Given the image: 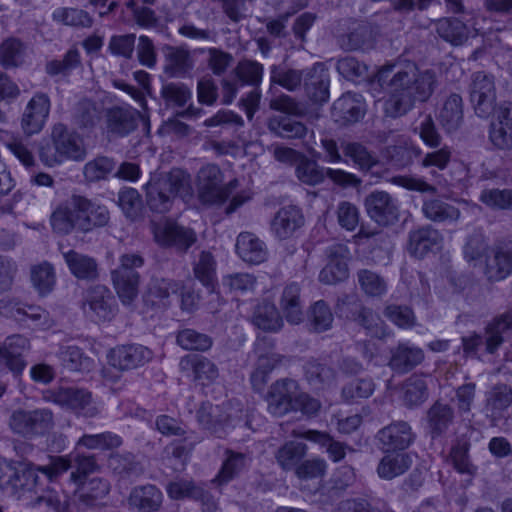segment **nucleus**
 I'll return each instance as SVG.
<instances>
[{
	"label": "nucleus",
	"mask_w": 512,
	"mask_h": 512,
	"mask_svg": "<svg viewBox=\"0 0 512 512\" xmlns=\"http://www.w3.org/2000/svg\"><path fill=\"white\" fill-rule=\"evenodd\" d=\"M375 82L388 96L384 103L386 115L397 118L407 114L417 101L430 98L436 75L431 70H420L414 62H397L381 67L374 76Z\"/></svg>",
	"instance_id": "obj_1"
},
{
	"label": "nucleus",
	"mask_w": 512,
	"mask_h": 512,
	"mask_svg": "<svg viewBox=\"0 0 512 512\" xmlns=\"http://www.w3.org/2000/svg\"><path fill=\"white\" fill-rule=\"evenodd\" d=\"M28 507H37L45 503L55 512H65L66 504L57 492L46 489L40 482L36 465L22 462L10 492Z\"/></svg>",
	"instance_id": "obj_2"
},
{
	"label": "nucleus",
	"mask_w": 512,
	"mask_h": 512,
	"mask_svg": "<svg viewBox=\"0 0 512 512\" xmlns=\"http://www.w3.org/2000/svg\"><path fill=\"white\" fill-rule=\"evenodd\" d=\"M190 190L189 176L180 169L154 176L145 185L146 203L155 213L169 212L178 195L188 194Z\"/></svg>",
	"instance_id": "obj_3"
},
{
	"label": "nucleus",
	"mask_w": 512,
	"mask_h": 512,
	"mask_svg": "<svg viewBox=\"0 0 512 512\" xmlns=\"http://www.w3.org/2000/svg\"><path fill=\"white\" fill-rule=\"evenodd\" d=\"M52 140L55 152L52 148L42 147L40 159L47 166H54L62 162L63 158L72 160H83L86 151L82 138L62 123L55 124L52 129Z\"/></svg>",
	"instance_id": "obj_4"
},
{
	"label": "nucleus",
	"mask_w": 512,
	"mask_h": 512,
	"mask_svg": "<svg viewBox=\"0 0 512 512\" xmlns=\"http://www.w3.org/2000/svg\"><path fill=\"white\" fill-rule=\"evenodd\" d=\"M54 425V414L48 408H18L12 411L8 419L12 433L29 440L44 436Z\"/></svg>",
	"instance_id": "obj_5"
},
{
	"label": "nucleus",
	"mask_w": 512,
	"mask_h": 512,
	"mask_svg": "<svg viewBox=\"0 0 512 512\" xmlns=\"http://www.w3.org/2000/svg\"><path fill=\"white\" fill-rule=\"evenodd\" d=\"M144 258L137 253H125L119 258V266L111 272L114 288L124 305H131L138 296L140 275Z\"/></svg>",
	"instance_id": "obj_6"
},
{
	"label": "nucleus",
	"mask_w": 512,
	"mask_h": 512,
	"mask_svg": "<svg viewBox=\"0 0 512 512\" xmlns=\"http://www.w3.org/2000/svg\"><path fill=\"white\" fill-rule=\"evenodd\" d=\"M43 399L52 402L78 416L93 418L100 413V407L92 393L84 388L58 387L46 390Z\"/></svg>",
	"instance_id": "obj_7"
},
{
	"label": "nucleus",
	"mask_w": 512,
	"mask_h": 512,
	"mask_svg": "<svg viewBox=\"0 0 512 512\" xmlns=\"http://www.w3.org/2000/svg\"><path fill=\"white\" fill-rule=\"evenodd\" d=\"M238 181L232 180L223 185V174L215 164L203 166L197 173V189L199 200L207 205H220L236 188Z\"/></svg>",
	"instance_id": "obj_8"
},
{
	"label": "nucleus",
	"mask_w": 512,
	"mask_h": 512,
	"mask_svg": "<svg viewBox=\"0 0 512 512\" xmlns=\"http://www.w3.org/2000/svg\"><path fill=\"white\" fill-rule=\"evenodd\" d=\"M470 100L478 117L487 119L492 115L496 103V87L492 75L483 71L472 75Z\"/></svg>",
	"instance_id": "obj_9"
},
{
	"label": "nucleus",
	"mask_w": 512,
	"mask_h": 512,
	"mask_svg": "<svg viewBox=\"0 0 512 512\" xmlns=\"http://www.w3.org/2000/svg\"><path fill=\"white\" fill-rule=\"evenodd\" d=\"M364 205L369 218L380 226L395 224L400 217L397 199L385 191H373L365 198Z\"/></svg>",
	"instance_id": "obj_10"
},
{
	"label": "nucleus",
	"mask_w": 512,
	"mask_h": 512,
	"mask_svg": "<svg viewBox=\"0 0 512 512\" xmlns=\"http://www.w3.org/2000/svg\"><path fill=\"white\" fill-rule=\"evenodd\" d=\"M83 310L95 321H110L116 314L117 304L106 286L96 285L87 290Z\"/></svg>",
	"instance_id": "obj_11"
},
{
	"label": "nucleus",
	"mask_w": 512,
	"mask_h": 512,
	"mask_svg": "<svg viewBox=\"0 0 512 512\" xmlns=\"http://www.w3.org/2000/svg\"><path fill=\"white\" fill-rule=\"evenodd\" d=\"M298 394L297 381L289 378L277 380L270 386L267 394L268 411L277 417L293 411Z\"/></svg>",
	"instance_id": "obj_12"
},
{
	"label": "nucleus",
	"mask_w": 512,
	"mask_h": 512,
	"mask_svg": "<svg viewBox=\"0 0 512 512\" xmlns=\"http://www.w3.org/2000/svg\"><path fill=\"white\" fill-rule=\"evenodd\" d=\"M29 348L26 337L18 334L7 337L0 342V367L8 369L14 377H20L27 366L24 353Z\"/></svg>",
	"instance_id": "obj_13"
},
{
	"label": "nucleus",
	"mask_w": 512,
	"mask_h": 512,
	"mask_svg": "<svg viewBox=\"0 0 512 512\" xmlns=\"http://www.w3.org/2000/svg\"><path fill=\"white\" fill-rule=\"evenodd\" d=\"M384 452H403L415 440L411 426L405 421H395L380 429L376 436Z\"/></svg>",
	"instance_id": "obj_14"
},
{
	"label": "nucleus",
	"mask_w": 512,
	"mask_h": 512,
	"mask_svg": "<svg viewBox=\"0 0 512 512\" xmlns=\"http://www.w3.org/2000/svg\"><path fill=\"white\" fill-rule=\"evenodd\" d=\"M152 357V351L145 346L139 344L119 345L110 350L108 362L120 371H128L143 366Z\"/></svg>",
	"instance_id": "obj_15"
},
{
	"label": "nucleus",
	"mask_w": 512,
	"mask_h": 512,
	"mask_svg": "<svg viewBox=\"0 0 512 512\" xmlns=\"http://www.w3.org/2000/svg\"><path fill=\"white\" fill-rule=\"evenodd\" d=\"M76 202L80 232L87 233L109 223L110 213L105 205L81 195H76Z\"/></svg>",
	"instance_id": "obj_16"
},
{
	"label": "nucleus",
	"mask_w": 512,
	"mask_h": 512,
	"mask_svg": "<svg viewBox=\"0 0 512 512\" xmlns=\"http://www.w3.org/2000/svg\"><path fill=\"white\" fill-rule=\"evenodd\" d=\"M50 112V99L44 93H36L27 103L21 118V127L28 136L39 133Z\"/></svg>",
	"instance_id": "obj_17"
},
{
	"label": "nucleus",
	"mask_w": 512,
	"mask_h": 512,
	"mask_svg": "<svg viewBox=\"0 0 512 512\" xmlns=\"http://www.w3.org/2000/svg\"><path fill=\"white\" fill-rule=\"evenodd\" d=\"M303 84L306 96L311 102L323 104L329 100L330 78L323 63L317 62L305 69Z\"/></svg>",
	"instance_id": "obj_18"
},
{
	"label": "nucleus",
	"mask_w": 512,
	"mask_h": 512,
	"mask_svg": "<svg viewBox=\"0 0 512 512\" xmlns=\"http://www.w3.org/2000/svg\"><path fill=\"white\" fill-rule=\"evenodd\" d=\"M157 242L164 246H173L179 250L186 251L196 242L195 232L174 222H166L155 231Z\"/></svg>",
	"instance_id": "obj_19"
},
{
	"label": "nucleus",
	"mask_w": 512,
	"mask_h": 512,
	"mask_svg": "<svg viewBox=\"0 0 512 512\" xmlns=\"http://www.w3.org/2000/svg\"><path fill=\"white\" fill-rule=\"evenodd\" d=\"M74 491L75 500L82 506L93 507L101 505L110 492V484L102 478H92L80 481Z\"/></svg>",
	"instance_id": "obj_20"
},
{
	"label": "nucleus",
	"mask_w": 512,
	"mask_h": 512,
	"mask_svg": "<svg viewBox=\"0 0 512 512\" xmlns=\"http://www.w3.org/2000/svg\"><path fill=\"white\" fill-rule=\"evenodd\" d=\"M365 114L362 97L351 92L343 94L332 106V115L337 122L350 124L359 121Z\"/></svg>",
	"instance_id": "obj_21"
},
{
	"label": "nucleus",
	"mask_w": 512,
	"mask_h": 512,
	"mask_svg": "<svg viewBox=\"0 0 512 512\" xmlns=\"http://www.w3.org/2000/svg\"><path fill=\"white\" fill-rule=\"evenodd\" d=\"M164 53V67L163 71L170 77L182 78L185 77L194 66V60L189 52L184 47L165 46Z\"/></svg>",
	"instance_id": "obj_22"
},
{
	"label": "nucleus",
	"mask_w": 512,
	"mask_h": 512,
	"mask_svg": "<svg viewBox=\"0 0 512 512\" xmlns=\"http://www.w3.org/2000/svg\"><path fill=\"white\" fill-rule=\"evenodd\" d=\"M76 195L60 203L50 217V223L54 232L67 235L74 229L79 231L78 211L76 207Z\"/></svg>",
	"instance_id": "obj_23"
},
{
	"label": "nucleus",
	"mask_w": 512,
	"mask_h": 512,
	"mask_svg": "<svg viewBox=\"0 0 512 512\" xmlns=\"http://www.w3.org/2000/svg\"><path fill=\"white\" fill-rule=\"evenodd\" d=\"M180 371L191 377L194 381L211 382L218 377L217 366L206 357L200 355H186L180 359Z\"/></svg>",
	"instance_id": "obj_24"
},
{
	"label": "nucleus",
	"mask_w": 512,
	"mask_h": 512,
	"mask_svg": "<svg viewBox=\"0 0 512 512\" xmlns=\"http://www.w3.org/2000/svg\"><path fill=\"white\" fill-rule=\"evenodd\" d=\"M512 273V251L504 246L495 247L486 258L484 274L491 282L501 281Z\"/></svg>",
	"instance_id": "obj_25"
},
{
	"label": "nucleus",
	"mask_w": 512,
	"mask_h": 512,
	"mask_svg": "<svg viewBox=\"0 0 512 512\" xmlns=\"http://www.w3.org/2000/svg\"><path fill=\"white\" fill-rule=\"evenodd\" d=\"M424 352L421 348L408 343H400L391 350L389 367L397 373H407L421 364Z\"/></svg>",
	"instance_id": "obj_26"
},
{
	"label": "nucleus",
	"mask_w": 512,
	"mask_h": 512,
	"mask_svg": "<svg viewBox=\"0 0 512 512\" xmlns=\"http://www.w3.org/2000/svg\"><path fill=\"white\" fill-rule=\"evenodd\" d=\"M138 123V112L132 108L113 107L107 111L108 133L123 137L131 133Z\"/></svg>",
	"instance_id": "obj_27"
},
{
	"label": "nucleus",
	"mask_w": 512,
	"mask_h": 512,
	"mask_svg": "<svg viewBox=\"0 0 512 512\" xmlns=\"http://www.w3.org/2000/svg\"><path fill=\"white\" fill-rule=\"evenodd\" d=\"M162 501V492L151 484L134 487L128 498L129 506L138 512H157Z\"/></svg>",
	"instance_id": "obj_28"
},
{
	"label": "nucleus",
	"mask_w": 512,
	"mask_h": 512,
	"mask_svg": "<svg viewBox=\"0 0 512 512\" xmlns=\"http://www.w3.org/2000/svg\"><path fill=\"white\" fill-rule=\"evenodd\" d=\"M291 436L295 438H303L308 441L319 444L321 447L326 448V452L329 458L333 462H339L346 456V450L348 446L342 442L334 440L328 433L318 430H306L301 431L294 429L291 432ZM350 451L353 449L349 448Z\"/></svg>",
	"instance_id": "obj_29"
},
{
	"label": "nucleus",
	"mask_w": 512,
	"mask_h": 512,
	"mask_svg": "<svg viewBox=\"0 0 512 512\" xmlns=\"http://www.w3.org/2000/svg\"><path fill=\"white\" fill-rule=\"evenodd\" d=\"M443 238L438 230L431 226L421 227L409 233L407 249L415 257H423L434 248H438Z\"/></svg>",
	"instance_id": "obj_30"
},
{
	"label": "nucleus",
	"mask_w": 512,
	"mask_h": 512,
	"mask_svg": "<svg viewBox=\"0 0 512 512\" xmlns=\"http://www.w3.org/2000/svg\"><path fill=\"white\" fill-rule=\"evenodd\" d=\"M304 223L303 215L299 208L286 206L281 208L274 216L271 228L279 239H287Z\"/></svg>",
	"instance_id": "obj_31"
},
{
	"label": "nucleus",
	"mask_w": 512,
	"mask_h": 512,
	"mask_svg": "<svg viewBox=\"0 0 512 512\" xmlns=\"http://www.w3.org/2000/svg\"><path fill=\"white\" fill-rule=\"evenodd\" d=\"M236 252L243 261L249 264H260L268 256L265 243L250 232H242L238 235Z\"/></svg>",
	"instance_id": "obj_32"
},
{
	"label": "nucleus",
	"mask_w": 512,
	"mask_h": 512,
	"mask_svg": "<svg viewBox=\"0 0 512 512\" xmlns=\"http://www.w3.org/2000/svg\"><path fill=\"white\" fill-rule=\"evenodd\" d=\"M512 405V388L506 384H497L486 394L485 411L494 422L502 419Z\"/></svg>",
	"instance_id": "obj_33"
},
{
	"label": "nucleus",
	"mask_w": 512,
	"mask_h": 512,
	"mask_svg": "<svg viewBox=\"0 0 512 512\" xmlns=\"http://www.w3.org/2000/svg\"><path fill=\"white\" fill-rule=\"evenodd\" d=\"M412 462L408 453L400 451L386 452V455L380 459L376 471L381 479L392 480L406 473Z\"/></svg>",
	"instance_id": "obj_34"
},
{
	"label": "nucleus",
	"mask_w": 512,
	"mask_h": 512,
	"mask_svg": "<svg viewBox=\"0 0 512 512\" xmlns=\"http://www.w3.org/2000/svg\"><path fill=\"white\" fill-rule=\"evenodd\" d=\"M428 429L433 439L443 435L454 421V409L446 403L436 401L426 412Z\"/></svg>",
	"instance_id": "obj_35"
},
{
	"label": "nucleus",
	"mask_w": 512,
	"mask_h": 512,
	"mask_svg": "<svg viewBox=\"0 0 512 512\" xmlns=\"http://www.w3.org/2000/svg\"><path fill=\"white\" fill-rule=\"evenodd\" d=\"M438 120L447 133L456 131L463 122V101L457 93H451L439 109Z\"/></svg>",
	"instance_id": "obj_36"
},
{
	"label": "nucleus",
	"mask_w": 512,
	"mask_h": 512,
	"mask_svg": "<svg viewBox=\"0 0 512 512\" xmlns=\"http://www.w3.org/2000/svg\"><path fill=\"white\" fill-rule=\"evenodd\" d=\"M70 272L81 280H94L98 277V265L94 258L75 250L63 253Z\"/></svg>",
	"instance_id": "obj_37"
},
{
	"label": "nucleus",
	"mask_w": 512,
	"mask_h": 512,
	"mask_svg": "<svg viewBox=\"0 0 512 512\" xmlns=\"http://www.w3.org/2000/svg\"><path fill=\"white\" fill-rule=\"evenodd\" d=\"M280 308L288 323L297 325L303 320L300 286L296 283L287 285L280 298Z\"/></svg>",
	"instance_id": "obj_38"
},
{
	"label": "nucleus",
	"mask_w": 512,
	"mask_h": 512,
	"mask_svg": "<svg viewBox=\"0 0 512 512\" xmlns=\"http://www.w3.org/2000/svg\"><path fill=\"white\" fill-rule=\"evenodd\" d=\"M307 450L308 447L305 443L290 440L278 448L275 459L282 470L294 471L306 456Z\"/></svg>",
	"instance_id": "obj_39"
},
{
	"label": "nucleus",
	"mask_w": 512,
	"mask_h": 512,
	"mask_svg": "<svg viewBox=\"0 0 512 512\" xmlns=\"http://www.w3.org/2000/svg\"><path fill=\"white\" fill-rule=\"evenodd\" d=\"M252 323L267 332H278L283 327V319L273 303L264 301L258 304L252 314Z\"/></svg>",
	"instance_id": "obj_40"
},
{
	"label": "nucleus",
	"mask_w": 512,
	"mask_h": 512,
	"mask_svg": "<svg viewBox=\"0 0 512 512\" xmlns=\"http://www.w3.org/2000/svg\"><path fill=\"white\" fill-rule=\"evenodd\" d=\"M334 322L331 308L324 300H318L307 311V327L311 332L322 333L330 330Z\"/></svg>",
	"instance_id": "obj_41"
},
{
	"label": "nucleus",
	"mask_w": 512,
	"mask_h": 512,
	"mask_svg": "<svg viewBox=\"0 0 512 512\" xmlns=\"http://www.w3.org/2000/svg\"><path fill=\"white\" fill-rule=\"evenodd\" d=\"M512 331V309L497 317L486 328V350L494 353L504 341V334Z\"/></svg>",
	"instance_id": "obj_42"
},
{
	"label": "nucleus",
	"mask_w": 512,
	"mask_h": 512,
	"mask_svg": "<svg viewBox=\"0 0 512 512\" xmlns=\"http://www.w3.org/2000/svg\"><path fill=\"white\" fill-rule=\"evenodd\" d=\"M267 126L272 133L282 138H303L307 134V127L302 122L287 116H273Z\"/></svg>",
	"instance_id": "obj_43"
},
{
	"label": "nucleus",
	"mask_w": 512,
	"mask_h": 512,
	"mask_svg": "<svg viewBox=\"0 0 512 512\" xmlns=\"http://www.w3.org/2000/svg\"><path fill=\"white\" fill-rule=\"evenodd\" d=\"M429 396L426 379L422 375L413 374L403 384V401L407 407L423 404Z\"/></svg>",
	"instance_id": "obj_44"
},
{
	"label": "nucleus",
	"mask_w": 512,
	"mask_h": 512,
	"mask_svg": "<svg viewBox=\"0 0 512 512\" xmlns=\"http://www.w3.org/2000/svg\"><path fill=\"white\" fill-rule=\"evenodd\" d=\"M57 357L61 365L69 371H89L93 365V360L74 345L61 346Z\"/></svg>",
	"instance_id": "obj_45"
},
{
	"label": "nucleus",
	"mask_w": 512,
	"mask_h": 512,
	"mask_svg": "<svg viewBox=\"0 0 512 512\" xmlns=\"http://www.w3.org/2000/svg\"><path fill=\"white\" fill-rule=\"evenodd\" d=\"M274 343L266 337L257 338L255 351L258 354L256 367L268 374L278 367L285 357L272 350Z\"/></svg>",
	"instance_id": "obj_46"
},
{
	"label": "nucleus",
	"mask_w": 512,
	"mask_h": 512,
	"mask_svg": "<svg viewBox=\"0 0 512 512\" xmlns=\"http://www.w3.org/2000/svg\"><path fill=\"white\" fill-rule=\"evenodd\" d=\"M422 212L428 220L434 222L456 221L460 217L458 208L438 199L424 201Z\"/></svg>",
	"instance_id": "obj_47"
},
{
	"label": "nucleus",
	"mask_w": 512,
	"mask_h": 512,
	"mask_svg": "<svg viewBox=\"0 0 512 512\" xmlns=\"http://www.w3.org/2000/svg\"><path fill=\"white\" fill-rule=\"evenodd\" d=\"M305 69L298 70L288 67L273 65L270 71V80L284 89L294 92L298 90L303 82Z\"/></svg>",
	"instance_id": "obj_48"
},
{
	"label": "nucleus",
	"mask_w": 512,
	"mask_h": 512,
	"mask_svg": "<svg viewBox=\"0 0 512 512\" xmlns=\"http://www.w3.org/2000/svg\"><path fill=\"white\" fill-rule=\"evenodd\" d=\"M167 493L171 499L180 500L193 498L202 501H209L208 494L195 482L186 479H179L167 485Z\"/></svg>",
	"instance_id": "obj_49"
},
{
	"label": "nucleus",
	"mask_w": 512,
	"mask_h": 512,
	"mask_svg": "<svg viewBox=\"0 0 512 512\" xmlns=\"http://www.w3.org/2000/svg\"><path fill=\"white\" fill-rule=\"evenodd\" d=\"M305 375L308 382L316 388L330 385L336 378L335 370L318 360H310L305 364Z\"/></svg>",
	"instance_id": "obj_50"
},
{
	"label": "nucleus",
	"mask_w": 512,
	"mask_h": 512,
	"mask_svg": "<svg viewBox=\"0 0 512 512\" xmlns=\"http://www.w3.org/2000/svg\"><path fill=\"white\" fill-rule=\"evenodd\" d=\"M342 150L344 155L349 157L362 171H369L379 163L377 156L368 151L361 143H343Z\"/></svg>",
	"instance_id": "obj_51"
},
{
	"label": "nucleus",
	"mask_w": 512,
	"mask_h": 512,
	"mask_svg": "<svg viewBox=\"0 0 512 512\" xmlns=\"http://www.w3.org/2000/svg\"><path fill=\"white\" fill-rule=\"evenodd\" d=\"M437 34L453 45H460L467 39V28L457 19H440L436 22Z\"/></svg>",
	"instance_id": "obj_52"
},
{
	"label": "nucleus",
	"mask_w": 512,
	"mask_h": 512,
	"mask_svg": "<svg viewBox=\"0 0 512 512\" xmlns=\"http://www.w3.org/2000/svg\"><path fill=\"white\" fill-rule=\"evenodd\" d=\"M194 276L204 286L213 288L216 281V261L207 251H202L193 266Z\"/></svg>",
	"instance_id": "obj_53"
},
{
	"label": "nucleus",
	"mask_w": 512,
	"mask_h": 512,
	"mask_svg": "<svg viewBox=\"0 0 512 512\" xmlns=\"http://www.w3.org/2000/svg\"><path fill=\"white\" fill-rule=\"evenodd\" d=\"M109 466L121 477H138L143 473L141 463L131 453L111 455Z\"/></svg>",
	"instance_id": "obj_54"
},
{
	"label": "nucleus",
	"mask_w": 512,
	"mask_h": 512,
	"mask_svg": "<svg viewBox=\"0 0 512 512\" xmlns=\"http://www.w3.org/2000/svg\"><path fill=\"white\" fill-rule=\"evenodd\" d=\"M325 172L326 168L308 158H302L295 168L298 180L309 186L322 183L325 179Z\"/></svg>",
	"instance_id": "obj_55"
},
{
	"label": "nucleus",
	"mask_w": 512,
	"mask_h": 512,
	"mask_svg": "<svg viewBox=\"0 0 512 512\" xmlns=\"http://www.w3.org/2000/svg\"><path fill=\"white\" fill-rule=\"evenodd\" d=\"M176 341L179 346L189 351H207L213 344L210 336L189 328L180 330Z\"/></svg>",
	"instance_id": "obj_56"
},
{
	"label": "nucleus",
	"mask_w": 512,
	"mask_h": 512,
	"mask_svg": "<svg viewBox=\"0 0 512 512\" xmlns=\"http://www.w3.org/2000/svg\"><path fill=\"white\" fill-rule=\"evenodd\" d=\"M52 16L57 22L77 28H89L93 24V19L89 13L78 8H58Z\"/></svg>",
	"instance_id": "obj_57"
},
{
	"label": "nucleus",
	"mask_w": 512,
	"mask_h": 512,
	"mask_svg": "<svg viewBox=\"0 0 512 512\" xmlns=\"http://www.w3.org/2000/svg\"><path fill=\"white\" fill-rule=\"evenodd\" d=\"M358 283L369 297H382L387 292V283L383 277L368 269L357 272Z\"/></svg>",
	"instance_id": "obj_58"
},
{
	"label": "nucleus",
	"mask_w": 512,
	"mask_h": 512,
	"mask_svg": "<svg viewBox=\"0 0 512 512\" xmlns=\"http://www.w3.org/2000/svg\"><path fill=\"white\" fill-rule=\"evenodd\" d=\"M115 166L116 162L112 158L98 156L85 164L83 174L89 182L104 180L114 171Z\"/></svg>",
	"instance_id": "obj_59"
},
{
	"label": "nucleus",
	"mask_w": 512,
	"mask_h": 512,
	"mask_svg": "<svg viewBox=\"0 0 512 512\" xmlns=\"http://www.w3.org/2000/svg\"><path fill=\"white\" fill-rule=\"evenodd\" d=\"M31 281L40 295L50 293L55 285V272L52 265L44 262L32 267Z\"/></svg>",
	"instance_id": "obj_60"
},
{
	"label": "nucleus",
	"mask_w": 512,
	"mask_h": 512,
	"mask_svg": "<svg viewBox=\"0 0 512 512\" xmlns=\"http://www.w3.org/2000/svg\"><path fill=\"white\" fill-rule=\"evenodd\" d=\"M355 320L371 337L383 339L389 334L384 322L369 308L361 306Z\"/></svg>",
	"instance_id": "obj_61"
},
{
	"label": "nucleus",
	"mask_w": 512,
	"mask_h": 512,
	"mask_svg": "<svg viewBox=\"0 0 512 512\" xmlns=\"http://www.w3.org/2000/svg\"><path fill=\"white\" fill-rule=\"evenodd\" d=\"M118 205L130 220H137L142 212V199L134 188H125L118 193Z\"/></svg>",
	"instance_id": "obj_62"
},
{
	"label": "nucleus",
	"mask_w": 512,
	"mask_h": 512,
	"mask_svg": "<svg viewBox=\"0 0 512 512\" xmlns=\"http://www.w3.org/2000/svg\"><path fill=\"white\" fill-rule=\"evenodd\" d=\"M479 200L493 210H512V189H484Z\"/></svg>",
	"instance_id": "obj_63"
},
{
	"label": "nucleus",
	"mask_w": 512,
	"mask_h": 512,
	"mask_svg": "<svg viewBox=\"0 0 512 512\" xmlns=\"http://www.w3.org/2000/svg\"><path fill=\"white\" fill-rule=\"evenodd\" d=\"M414 131L429 148L440 147L442 137L439 134L431 115H421L414 127Z\"/></svg>",
	"instance_id": "obj_64"
}]
</instances>
